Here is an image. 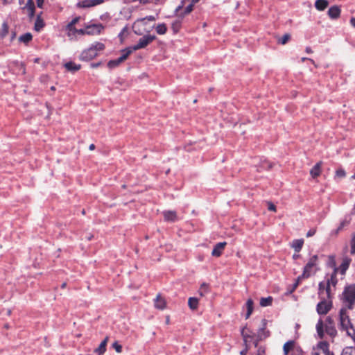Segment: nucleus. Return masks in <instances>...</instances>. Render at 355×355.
I'll use <instances>...</instances> for the list:
<instances>
[{
    "label": "nucleus",
    "mask_w": 355,
    "mask_h": 355,
    "mask_svg": "<svg viewBox=\"0 0 355 355\" xmlns=\"http://www.w3.org/2000/svg\"><path fill=\"white\" fill-rule=\"evenodd\" d=\"M145 19H148V21H154L155 19V17L150 15V16L146 17L145 18H142V19L137 20L132 26L133 31L137 35H142V31L140 29H139L138 27L141 24H143V22L144 21Z\"/></svg>",
    "instance_id": "nucleus-15"
},
{
    "label": "nucleus",
    "mask_w": 355,
    "mask_h": 355,
    "mask_svg": "<svg viewBox=\"0 0 355 355\" xmlns=\"http://www.w3.org/2000/svg\"><path fill=\"white\" fill-rule=\"evenodd\" d=\"M103 2V0H83L77 3L79 8H90L99 5Z\"/></svg>",
    "instance_id": "nucleus-14"
},
{
    "label": "nucleus",
    "mask_w": 355,
    "mask_h": 355,
    "mask_svg": "<svg viewBox=\"0 0 355 355\" xmlns=\"http://www.w3.org/2000/svg\"><path fill=\"white\" fill-rule=\"evenodd\" d=\"M166 300L164 297L161 296L160 294H158L156 297V299L155 300V307L163 310L166 307Z\"/></svg>",
    "instance_id": "nucleus-20"
},
{
    "label": "nucleus",
    "mask_w": 355,
    "mask_h": 355,
    "mask_svg": "<svg viewBox=\"0 0 355 355\" xmlns=\"http://www.w3.org/2000/svg\"><path fill=\"white\" fill-rule=\"evenodd\" d=\"M326 324H334V320L331 317H327L326 318Z\"/></svg>",
    "instance_id": "nucleus-53"
},
{
    "label": "nucleus",
    "mask_w": 355,
    "mask_h": 355,
    "mask_svg": "<svg viewBox=\"0 0 355 355\" xmlns=\"http://www.w3.org/2000/svg\"><path fill=\"white\" fill-rule=\"evenodd\" d=\"M350 24H352V26L355 28V17H352L350 19Z\"/></svg>",
    "instance_id": "nucleus-59"
},
{
    "label": "nucleus",
    "mask_w": 355,
    "mask_h": 355,
    "mask_svg": "<svg viewBox=\"0 0 355 355\" xmlns=\"http://www.w3.org/2000/svg\"><path fill=\"white\" fill-rule=\"evenodd\" d=\"M182 27V19H178L173 21L171 24V28L174 33L179 32Z\"/></svg>",
    "instance_id": "nucleus-31"
},
{
    "label": "nucleus",
    "mask_w": 355,
    "mask_h": 355,
    "mask_svg": "<svg viewBox=\"0 0 355 355\" xmlns=\"http://www.w3.org/2000/svg\"><path fill=\"white\" fill-rule=\"evenodd\" d=\"M128 33V27H124L121 31L119 33L118 37L120 38V40L122 41L123 40V36L125 34Z\"/></svg>",
    "instance_id": "nucleus-47"
},
{
    "label": "nucleus",
    "mask_w": 355,
    "mask_h": 355,
    "mask_svg": "<svg viewBox=\"0 0 355 355\" xmlns=\"http://www.w3.org/2000/svg\"><path fill=\"white\" fill-rule=\"evenodd\" d=\"M87 31V35H99L101 34L105 27L101 24H92L86 26Z\"/></svg>",
    "instance_id": "nucleus-9"
},
{
    "label": "nucleus",
    "mask_w": 355,
    "mask_h": 355,
    "mask_svg": "<svg viewBox=\"0 0 355 355\" xmlns=\"http://www.w3.org/2000/svg\"><path fill=\"white\" fill-rule=\"evenodd\" d=\"M104 49V44L98 42H95L89 48L81 53L80 60L83 61H89L98 55V51H103Z\"/></svg>",
    "instance_id": "nucleus-4"
},
{
    "label": "nucleus",
    "mask_w": 355,
    "mask_h": 355,
    "mask_svg": "<svg viewBox=\"0 0 355 355\" xmlns=\"http://www.w3.org/2000/svg\"><path fill=\"white\" fill-rule=\"evenodd\" d=\"M74 26H71V23L67 25V29L70 31H74Z\"/></svg>",
    "instance_id": "nucleus-55"
},
{
    "label": "nucleus",
    "mask_w": 355,
    "mask_h": 355,
    "mask_svg": "<svg viewBox=\"0 0 355 355\" xmlns=\"http://www.w3.org/2000/svg\"><path fill=\"white\" fill-rule=\"evenodd\" d=\"M32 39H33V36H32L31 33H26L25 34H23L19 38L20 42L25 43V44H28L29 42H31L32 40Z\"/></svg>",
    "instance_id": "nucleus-35"
},
{
    "label": "nucleus",
    "mask_w": 355,
    "mask_h": 355,
    "mask_svg": "<svg viewBox=\"0 0 355 355\" xmlns=\"http://www.w3.org/2000/svg\"><path fill=\"white\" fill-rule=\"evenodd\" d=\"M306 52L307 53H313V51H312V49H311V47L307 46V47L306 48Z\"/></svg>",
    "instance_id": "nucleus-60"
},
{
    "label": "nucleus",
    "mask_w": 355,
    "mask_h": 355,
    "mask_svg": "<svg viewBox=\"0 0 355 355\" xmlns=\"http://www.w3.org/2000/svg\"><path fill=\"white\" fill-rule=\"evenodd\" d=\"M253 305L254 302L252 299H248L246 302V308H247V313L245 315V318L248 319L250 318V315L252 314L253 311Z\"/></svg>",
    "instance_id": "nucleus-32"
},
{
    "label": "nucleus",
    "mask_w": 355,
    "mask_h": 355,
    "mask_svg": "<svg viewBox=\"0 0 355 355\" xmlns=\"http://www.w3.org/2000/svg\"><path fill=\"white\" fill-rule=\"evenodd\" d=\"M164 220L168 222H175L178 220L177 214L175 211H165L163 212Z\"/></svg>",
    "instance_id": "nucleus-19"
},
{
    "label": "nucleus",
    "mask_w": 355,
    "mask_h": 355,
    "mask_svg": "<svg viewBox=\"0 0 355 355\" xmlns=\"http://www.w3.org/2000/svg\"><path fill=\"white\" fill-rule=\"evenodd\" d=\"M268 209L269 211H272L274 212L277 211L276 206L273 203H272L271 202H268Z\"/></svg>",
    "instance_id": "nucleus-49"
},
{
    "label": "nucleus",
    "mask_w": 355,
    "mask_h": 355,
    "mask_svg": "<svg viewBox=\"0 0 355 355\" xmlns=\"http://www.w3.org/2000/svg\"><path fill=\"white\" fill-rule=\"evenodd\" d=\"M272 300L273 299L271 296L268 297H261L260 300V305L261 306H270L272 304Z\"/></svg>",
    "instance_id": "nucleus-36"
},
{
    "label": "nucleus",
    "mask_w": 355,
    "mask_h": 355,
    "mask_svg": "<svg viewBox=\"0 0 355 355\" xmlns=\"http://www.w3.org/2000/svg\"><path fill=\"white\" fill-rule=\"evenodd\" d=\"M155 39H156V37L155 35H144V37H142L141 38H140L139 40V42L137 44H135L132 46L126 48L125 49L127 51H130L131 53H132L134 51H137L139 49H144V48L146 47L149 44H150Z\"/></svg>",
    "instance_id": "nucleus-6"
},
{
    "label": "nucleus",
    "mask_w": 355,
    "mask_h": 355,
    "mask_svg": "<svg viewBox=\"0 0 355 355\" xmlns=\"http://www.w3.org/2000/svg\"><path fill=\"white\" fill-rule=\"evenodd\" d=\"M320 301L316 306V311L319 315H326L331 309L333 302L331 300L326 299L325 297H319Z\"/></svg>",
    "instance_id": "nucleus-5"
},
{
    "label": "nucleus",
    "mask_w": 355,
    "mask_h": 355,
    "mask_svg": "<svg viewBox=\"0 0 355 355\" xmlns=\"http://www.w3.org/2000/svg\"><path fill=\"white\" fill-rule=\"evenodd\" d=\"M80 64H77L73 62H69L64 64V67L69 71L75 72L80 69Z\"/></svg>",
    "instance_id": "nucleus-28"
},
{
    "label": "nucleus",
    "mask_w": 355,
    "mask_h": 355,
    "mask_svg": "<svg viewBox=\"0 0 355 355\" xmlns=\"http://www.w3.org/2000/svg\"><path fill=\"white\" fill-rule=\"evenodd\" d=\"M346 308H341L339 311V320L340 329L345 331L347 336L351 337L355 341V329L351 322L349 314Z\"/></svg>",
    "instance_id": "nucleus-1"
},
{
    "label": "nucleus",
    "mask_w": 355,
    "mask_h": 355,
    "mask_svg": "<svg viewBox=\"0 0 355 355\" xmlns=\"http://www.w3.org/2000/svg\"><path fill=\"white\" fill-rule=\"evenodd\" d=\"M156 32L159 34V35H164L166 33L167 31V27L166 26L165 24H158L156 27Z\"/></svg>",
    "instance_id": "nucleus-37"
},
{
    "label": "nucleus",
    "mask_w": 355,
    "mask_h": 355,
    "mask_svg": "<svg viewBox=\"0 0 355 355\" xmlns=\"http://www.w3.org/2000/svg\"><path fill=\"white\" fill-rule=\"evenodd\" d=\"M199 300L196 297H189L188 305L191 310H196L198 307Z\"/></svg>",
    "instance_id": "nucleus-30"
},
{
    "label": "nucleus",
    "mask_w": 355,
    "mask_h": 355,
    "mask_svg": "<svg viewBox=\"0 0 355 355\" xmlns=\"http://www.w3.org/2000/svg\"><path fill=\"white\" fill-rule=\"evenodd\" d=\"M226 245H227L226 242H220V243H216L213 248V250L211 252V255L213 257H220L222 255L223 250Z\"/></svg>",
    "instance_id": "nucleus-13"
},
{
    "label": "nucleus",
    "mask_w": 355,
    "mask_h": 355,
    "mask_svg": "<svg viewBox=\"0 0 355 355\" xmlns=\"http://www.w3.org/2000/svg\"><path fill=\"white\" fill-rule=\"evenodd\" d=\"M134 1H139L141 3H147L149 2L150 0H133Z\"/></svg>",
    "instance_id": "nucleus-57"
},
{
    "label": "nucleus",
    "mask_w": 355,
    "mask_h": 355,
    "mask_svg": "<svg viewBox=\"0 0 355 355\" xmlns=\"http://www.w3.org/2000/svg\"><path fill=\"white\" fill-rule=\"evenodd\" d=\"M325 332L330 337L334 338L337 335V331L334 324H325Z\"/></svg>",
    "instance_id": "nucleus-26"
},
{
    "label": "nucleus",
    "mask_w": 355,
    "mask_h": 355,
    "mask_svg": "<svg viewBox=\"0 0 355 355\" xmlns=\"http://www.w3.org/2000/svg\"><path fill=\"white\" fill-rule=\"evenodd\" d=\"M80 20V17H75L73 19L71 20V26H75L76 24H77Z\"/></svg>",
    "instance_id": "nucleus-52"
},
{
    "label": "nucleus",
    "mask_w": 355,
    "mask_h": 355,
    "mask_svg": "<svg viewBox=\"0 0 355 355\" xmlns=\"http://www.w3.org/2000/svg\"><path fill=\"white\" fill-rule=\"evenodd\" d=\"M338 272V269H335L333 270L332 273L329 275L327 274L325 276L327 284L331 285L333 288H336V286L338 284L337 279V273Z\"/></svg>",
    "instance_id": "nucleus-12"
},
{
    "label": "nucleus",
    "mask_w": 355,
    "mask_h": 355,
    "mask_svg": "<svg viewBox=\"0 0 355 355\" xmlns=\"http://www.w3.org/2000/svg\"><path fill=\"white\" fill-rule=\"evenodd\" d=\"M350 253L355 254V233L352 234V239L350 241Z\"/></svg>",
    "instance_id": "nucleus-44"
},
{
    "label": "nucleus",
    "mask_w": 355,
    "mask_h": 355,
    "mask_svg": "<svg viewBox=\"0 0 355 355\" xmlns=\"http://www.w3.org/2000/svg\"><path fill=\"white\" fill-rule=\"evenodd\" d=\"M267 320L263 319L261 320V327L259 329L257 335V339L254 341V345L257 347L258 343L270 336V331L266 330Z\"/></svg>",
    "instance_id": "nucleus-7"
},
{
    "label": "nucleus",
    "mask_w": 355,
    "mask_h": 355,
    "mask_svg": "<svg viewBox=\"0 0 355 355\" xmlns=\"http://www.w3.org/2000/svg\"><path fill=\"white\" fill-rule=\"evenodd\" d=\"M343 308L352 310L355 305V284H349L344 288L341 298Z\"/></svg>",
    "instance_id": "nucleus-2"
},
{
    "label": "nucleus",
    "mask_w": 355,
    "mask_h": 355,
    "mask_svg": "<svg viewBox=\"0 0 355 355\" xmlns=\"http://www.w3.org/2000/svg\"><path fill=\"white\" fill-rule=\"evenodd\" d=\"M315 348L319 352H320L323 355H325L330 352L329 349V343L326 341L319 342L316 347Z\"/></svg>",
    "instance_id": "nucleus-18"
},
{
    "label": "nucleus",
    "mask_w": 355,
    "mask_h": 355,
    "mask_svg": "<svg viewBox=\"0 0 355 355\" xmlns=\"http://www.w3.org/2000/svg\"><path fill=\"white\" fill-rule=\"evenodd\" d=\"M319 270L318 268V256L315 254L310 257L308 262L303 269L302 274L298 277V280L307 279L312 275H314Z\"/></svg>",
    "instance_id": "nucleus-3"
},
{
    "label": "nucleus",
    "mask_w": 355,
    "mask_h": 355,
    "mask_svg": "<svg viewBox=\"0 0 355 355\" xmlns=\"http://www.w3.org/2000/svg\"><path fill=\"white\" fill-rule=\"evenodd\" d=\"M303 245H304V240L302 239H301L294 240L293 241L291 246L296 252H299L302 250Z\"/></svg>",
    "instance_id": "nucleus-27"
},
{
    "label": "nucleus",
    "mask_w": 355,
    "mask_h": 355,
    "mask_svg": "<svg viewBox=\"0 0 355 355\" xmlns=\"http://www.w3.org/2000/svg\"><path fill=\"white\" fill-rule=\"evenodd\" d=\"M123 54L116 60H111L107 62V67L110 69H113L118 67L120 64L124 62L128 56L131 54L130 51H127L125 49L122 50Z\"/></svg>",
    "instance_id": "nucleus-8"
},
{
    "label": "nucleus",
    "mask_w": 355,
    "mask_h": 355,
    "mask_svg": "<svg viewBox=\"0 0 355 355\" xmlns=\"http://www.w3.org/2000/svg\"><path fill=\"white\" fill-rule=\"evenodd\" d=\"M341 13V10L338 6H333L329 8L327 14L328 16L332 19H336L339 18Z\"/></svg>",
    "instance_id": "nucleus-16"
},
{
    "label": "nucleus",
    "mask_w": 355,
    "mask_h": 355,
    "mask_svg": "<svg viewBox=\"0 0 355 355\" xmlns=\"http://www.w3.org/2000/svg\"><path fill=\"white\" fill-rule=\"evenodd\" d=\"M341 355H351L349 353H348L347 351L343 350Z\"/></svg>",
    "instance_id": "nucleus-62"
},
{
    "label": "nucleus",
    "mask_w": 355,
    "mask_h": 355,
    "mask_svg": "<svg viewBox=\"0 0 355 355\" xmlns=\"http://www.w3.org/2000/svg\"><path fill=\"white\" fill-rule=\"evenodd\" d=\"M89 149L90 150H94V149H95V145H94V144H92L91 145H89Z\"/></svg>",
    "instance_id": "nucleus-61"
},
{
    "label": "nucleus",
    "mask_w": 355,
    "mask_h": 355,
    "mask_svg": "<svg viewBox=\"0 0 355 355\" xmlns=\"http://www.w3.org/2000/svg\"><path fill=\"white\" fill-rule=\"evenodd\" d=\"M349 224V220H347V219H344V220H343L340 222V225H339L338 227V228H337V230H336V234H338L340 231H342V230H343V229L345 227L347 226Z\"/></svg>",
    "instance_id": "nucleus-40"
},
{
    "label": "nucleus",
    "mask_w": 355,
    "mask_h": 355,
    "mask_svg": "<svg viewBox=\"0 0 355 355\" xmlns=\"http://www.w3.org/2000/svg\"><path fill=\"white\" fill-rule=\"evenodd\" d=\"M109 338L107 336L105 339L100 343L98 348H96L94 352L98 355H103L106 351V346L108 341Z\"/></svg>",
    "instance_id": "nucleus-22"
},
{
    "label": "nucleus",
    "mask_w": 355,
    "mask_h": 355,
    "mask_svg": "<svg viewBox=\"0 0 355 355\" xmlns=\"http://www.w3.org/2000/svg\"><path fill=\"white\" fill-rule=\"evenodd\" d=\"M334 291H335V288H333L331 285H329L327 284L324 288V296L326 299L331 300L333 298L334 295Z\"/></svg>",
    "instance_id": "nucleus-29"
},
{
    "label": "nucleus",
    "mask_w": 355,
    "mask_h": 355,
    "mask_svg": "<svg viewBox=\"0 0 355 355\" xmlns=\"http://www.w3.org/2000/svg\"><path fill=\"white\" fill-rule=\"evenodd\" d=\"M74 32L77 33L79 35H87V28H85V29L74 28Z\"/></svg>",
    "instance_id": "nucleus-48"
},
{
    "label": "nucleus",
    "mask_w": 355,
    "mask_h": 355,
    "mask_svg": "<svg viewBox=\"0 0 355 355\" xmlns=\"http://www.w3.org/2000/svg\"><path fill=\"white\" fill-rule=\"evenodd\" d=\"M294 340H288L286 343H284L283 347L284 354V355H289V353L293 351L295 346Z\"/></svg>",
    "instance_id": "nucleus-24"
},
{
    "label": "nucleus",
    "mask_w": 355,
    "mask_h": 355,
    "mask_svg": "<svg viewBox=\"0 0 355 355\" xmlns=\"http://www.w3.org/2000/svg\"><path fill=\"white\" fill-rule=\"evenodd\" d=\"M329 6L327 0H316L315 2V7L319 11L324 10Z\"/></svg>",
    "instance_id": "nucleus-23"
},
{
    "label": "nucleus",
    "mask_w": 355,
    "mask_h": 355,
    "mask_svg": "<svg viewBox=\"0 0 355 355\" xmlns=\"http://www.w3.org/2000/svg\"><path fill=\"white\" fill-rule=\"evenodd\" d=\"M44 0H36L37 6L40 8H42L44 5Z\"/></svg>",
    "instance_id": "nucleus-51"
},
{
    "label": "nucleus",
    "mask_w": 355,
    "mask_h": 355,
    "mask_svg": "<svg viewBox=\"0 0 355 355\" xmlns=\"http://www.w3.org/2000/svg\"><path fill=\"white\" fill-rule=\"evenodd\" d=\"M349 261L346 259L344 260L343 262L341 263L338 268V271H340V274L343 275H345L346 270L349 268Z\"/></svg>",
    "instance_id": "nucleus-34"
},
{
    "label": "nucleus",
    "mask_w": 355,
    "mask_h": 355,
    "mask_svg": "<svg viewBox=\"0 0 355 355\" xmlns=\"http://www.w3.org/2000/svg\"><path fill=\"white\" fill-rule=\"evenodd\" d=\"M327 285V282H320L318 284V297L324 296V288Z\"/></svg>",
    "instance_id": "nucleus-38"
},
{
    "label": "nucleus",
    "mask_w": 355,
    "mask_h": 355,
    "mask_svg": "<svg viewBox=\"0 0 355 355\" xmlns=\"http://www.w3.org/2000/svg\"><path fill=\"white\" fill-rule=\"evenodd\" d=\"M241 336L243 341L247 345L248 343L252 342L255 337V334L250 330L246 327H244L241 330Z\"/></svg>",
    "instance_id": "nucleus-11"
},
{
    "label": "nucleus",
    "mask_w": 355,
    "mask_h": 355,
    "mask_svg": "<svg viewBox=\"0 0 355 355\" xmlns=\"http://www.w3.org/2000/svg\"><path fill=\"white\" fill-rule=\"evenodd\" d=\"M346 175V173L344 169L339 168L336 171V176L340 178H344Z\"/></svg>",
    "instance_id": "nucleus-46"
},
{
    "label": "nucleus",
    "mask_w": 355,
    "mask_h": 355,
    "mask_svg": "<svg viewBox=\"0 0 355 355\" xmlns=\"http://www.w3.org/2000/svg\"><path fill=\"white\" fill-rule=\"evenodd\" d=\"M200 0H191V2L193 3V4H196L197 3H198Z\"/></svg>",
    "instance_id": "nucleus-63"
},
{
    "label": "nucleus",
    "mask_w": 355,
    "mask_h": 355,
    "mask_svg": "<svg viewBox=\"0 0 355 355\" xmlns=\"http://www.w3.org/2000/svg\"><path fill=\"white\" fill-rule=\"evenodd\" d=\"M8 33V25L7 22L4 21L2 24L1 30L0 31V35L2 38H4Z\"/></svg>",
    "instance_id": "nucleus-39"
},
{
    "label": "nucleus",
    "mask_w": 355,
    "mask_h": 355,
    "mask_svg": "<svg viewBox=\"0 0 355 355\" xmlns=\"http://www.w3.org/2000/svg\"><path fill=\"white\" fill-rule=\"evenodd\" d=\"M322 162H319L311 169L310 174L313 178H318L321 173Z\"/></svg>",
    "instance_id": "nucleus-21"
},
{
    "label": "nucleus",
    "mask_w": 355,
    "mask_h": 355,
    "mask_svg": "<svg viewBox=\"0 0 355 355\" xmlns=\"http://www.w3.org/2000/svg\"><path fill=\"white\" fill-rule=\"evenodd\" d=\"M324 322L322 320L320 319L316 324V331L320 338H323L324 336Z\"/></svg>",
    "instance_id": "nucleus-25"
},
{
    "label": "nucleus",
    "mask_w": 355,
    "mask_h": 355,
    "mask_svg": "<svg viewBox=\"0 0 355 355\" xmlns=\"http://www.w3.org/2000/svg\"><path fill=\"white\" fill-rule=\"evenodd\" d=\"M66 286H67V283H66V282H64V283H62V285H61V288H64L66 287Z\"/></svg>",
    "instance_id": "nucleus-64"
},
{
    "label": "nucleus",
    "mask_w": 355,
    "mask_h": 355,
    "mask_svg": "<svg viewBox=\"0 0 355 355\" xmlns=\"http://www.w3.org/2000/svg\"><path fill=\"white\" fill-rule=\"evenodd\" d=\"M327 265H328V266L334 269V270L335 269H338L336 267L335 257L333 255L329 256V261H328Z\"/></svg>",
    "instance_id": "nucleus-41"
},
{
    "label": "nucleus",
    "mask_w": 355,
    "mask_h": 355,
    "mask_svg": "<svg viewBox=\"0 0 355 355\" xmlns=\"http://www.w3.org/2000/svg\"><path fill=\"white\" fill-rule=\"evenodd\" d=\"M291 39V35L288 33L284 34L281 38L278 40V43L284 45L286 44L289 40Z\"/></svg>",
    "instance_id": "nucleus-42"
},
{
    "label": "nucleus",
    "mask_w": 355,
    "mask_h": 355,
    "mask_svg": "<svg viewBox=\"0 0 355 355\" xmlns=\"http://www.w3.org/2000/svg\"><path fill=\"white\" fill-rule=\"evenodd\" d=\"M209 293V286L208 284L202 283L200 285V289L198 291V293L200 296H204L205 295Z\"/></svg>",
    "instance_id": "nucleus-33"
},
{
    "label": "nucleus",
    "mask_w": 355,
    "mask_h": 355,
    "mask_svg": "<svg viewBox=\"0 0 355 355\" xmlns=\"http://www.w3.org/2000/svg\"><path fill=\"white\" fill-rule=\"evenodd\" d=\"M112 347L116 350L117 353H121L122 352V346L117 341H115L112 344Z\"/></svg>",
    "instance_id": "nucleus-45"
},
{
    "label": "nucleus",
    "mask_w": 355,
    "mask_h": 355,
    "mask_svg": "<svg viewBox=\"0 0 355 355\" xmlns=\"http://www.w3.org/2000/svg\"><path fill=\"white\" fill-rule=\"evenodd\" d=\"M316 231H317V230H316V228H315H315H312V229L309 230L307 232V233H306V236H307V237L313 236L315 234Z\"/></svg>",
    "instance_id": "nucleus-50"
},
{
    "label": "nucleus",
    "mask_w": 355,
    "mask_h": 355,
    "mask_svg": "<svg viewBox=\"0 0 355 355\" xmlns=\"http://www.w3.org/2000/svg\"><path fill=\"white\" fill-rule=\"evenodd\" d=\"M257 355H265L264 350L259 348L257 352Z\"/></svg>",
    "instance_id": "nucleus-56"
},
{
    "label": "nucleus",
    "mask_w": 355,
    "mask_h": 355,
    "mask_svg": "<svg viewBox=\"0 0 355 355\" xmlns=\"http://www.w3.org/2000/svg\"><path fill=\"white\" fill-rule=\"evenodd\" d=\"M301 280H298V278L297 279V281L296 282L293 284V290H295L299 285V283Z\"/></svg>",
    "instance_id": "nucleus-58"
},
{
    "label": "nucleus",
    "mask_w": 355,
    "mask_h": 355,
    "mask_svg": "<svg viewBox=\"0 0 355 355\" xmlns=\"http://www.w3.org/2000/svg\"><path fill=\"white\" fill-rule=\"evenodd\" d=\"M42 12H40L37 15L35 24H34V30L37 32H40L45 26V23L44 21L43 18L42 17Z\"/></svg>",
    "instance_id": "nucleus-17"
},
{
    "label": "nucleus",
    "mask_w": 355,
    "mask_h": 355,
    "mask_svg": "<svg viewBox=\"0 0 355 355\" xmlns=\"http://www.w3.org/2000/svg\"><path fill=\"white\" fill-rule=\"evenodd\" d=\"M322 353L317 350L315 347L313 349L311 355H320Z\"/></svg>",
    "instance_id": "nucleus-54"
},
{
    "label": "nucleus",
    "mask_w": 355,
    "mask_h": 355,
    "mask_svg": "<svg viewBox=\"0 0 355 355\" xmlns=\"http://www.w3.org/2000/svg\"><path fill=\"white\" fill-rule=\"evenodd\" d=\"M194 6H195V5H194V4H193V3H192V2H191V3H189V5H188V6L185 8V9H184V13H183V14H182V18L184 15H188V14H189L190 12H191L193 11V7H194Z\"/></svg>",
    "instance_id": "nucleus-43"
},
{
    "label": "nucleus",
    "mask_w": 355,
    "mask_h": 355,
    "mask_svg": "<svg viewBox=\"0 0 355 355\" xmlns=\"http://www.w3.org/2000/svg\"><path fill=\"white\" fill-rule=\"evenodd\" d=\"M23 10L26 11L30 19H32L35 16V6L33 0H27L26 3L22 8Z\"/></svg>",
    "instance_id": "nucleus-10"
}]
</instances>
